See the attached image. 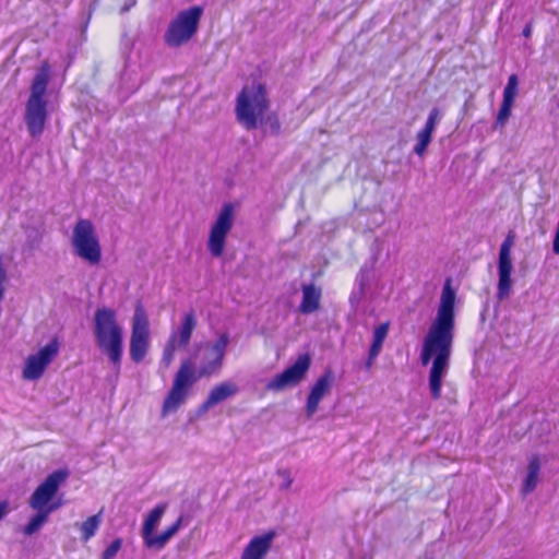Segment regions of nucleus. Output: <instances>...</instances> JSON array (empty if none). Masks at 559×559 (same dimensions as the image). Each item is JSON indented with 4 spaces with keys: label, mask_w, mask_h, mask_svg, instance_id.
<instances>
[{
    "label": "nucleus",
    "mask_w": 559,
    "mask_h": 559,
    "mask_svg": "<svg viewBox=\"0 0 559 559\" xmlns=\"http://www.w3.org/2000/svg\"><path fill=\"white\" fill-rule=\"evenodd\" d=\"M151 343L150 321L142 301L138 300L131 323L129 353L134 364L144 360Z\"/></svg>",
    "instance_id": "obj_7"
},
{
    "label": "nucleus",
    "mask_w": 559,
    "mask_h": 559,
    "mask_svg": "<svg viewBox=\"0 0 559 559\" xmlns=\"http://www.w3.org/2000/svg\"><path fill=\"white\" fill-rule=\"evenodd\" d=\"M486 311H487V306L485 307V309L483 310V312L480 313V320L481 321H485L486 320Z\"/></svg>",
    "instance_id": "obj_44"
},
{
    "label": "nucleus",
    "mask_w": 559,
    "mask_h": 559,
    "mask_svg": "<svg viewBox=\"0 0 559 559\" xmlns=\"http://www.w3.org/2000/svg\"><path fill=\"white\" fill-rule=\"evenodd\" d=\"M197 326V316L194 310H190L187 312L181 321V325L178 330L173 331L171 333H177V344L178 348H185L188 346L191 340V335Z\"/></svg>",
    "instance_id": "obj_20"
},
{
    "label": "nucleus",
    "mask_w": 559,
    "mask_h": 559,
    "mask_svg": "<svg viewBox=\"0 0 559 559\" xmlns=\"http://www.w3.org/2000/svg\"><path fill=\"white\" fill-rule=\"evenodd\" d=\"M213 406H215V405L211 402V400L209 397H206V400L198 407L195 415L198 417H200L203 414H205Z\"/></svg>",
    "instance_id": "obj_38"
},
{
    "label": "nucleus",
    "mask_w": 559,
    "mask_h": 559,
    "mask_svg": "<svg viewBox=\"0 0 559 559\" xmlns=\"http://www.w3.org/2000/svg\"><path fill=\"white\" fill-rule=\"evenodd\" d=\"M26 233V245L31 249L39 248L41 243L43 236L37 227L26 226L24 227Z\"/></svg>",
    "instance_id": "obj_32"
},
{
    "label": "nucleus",
    "mask_w": 559,
    "mask_h": 559,
    "mask_svg": "<svg viewBox=\"0 0 559 559\" xmlns=\"http://www.w3.org/2000/svg\"><path fill=\"white\" fill-rule=\"evenodd\" d=\"M431 140L432 134L421 129L417 133V143L415 144L413 152L418 156H423L426 153L427 147L431 143Z\"/></svg>",
    "instance_id": "obj_31"
},
{
    "label": "nucleus",
    "mask_w": 559,
    "mask_h": 559,
    "mask_svg": "<svg viewBox=\"0 0 559 559\" xmlns=\"http://www.w3.org/2000/svg\"><path fill=\"white\" fill-rule=\"evenodd\" d=\"M365 293H366L365 290H362L361 288H357V286H356L349 296L350 305L353 307L358 306L360 304V301L362 300Z\"/></svg>",
    "instance_id": "obj_36"
},
{
    "label": "nucleus",
    "mask_w": 559,
    "mask_h": 559,
    "mask_svg": "<svg viewBox=\"0 0 559 559\" xmlns=\"http://www.w3.org/2000/svg\"><path fill=\"white\" fill-rule=\"evenodd\" d=\"M452 280L448 277L444 282L440 305L438 307L437 317L432 322L431 326L438 330L444 331L450 334H454L455 326V312L454 305L456 293L451 286Z\"/></svg>",
    "instance_id": "obj_12"
},
{
    "label": "nucleus",
    "mask_w": 559,
    "mask_h": 559,
    "mask_svg": "<svg viewBox=\"0 0 559 559\" xmlns=\"http://www.w3.org/2000/svg\"><path fill=\"white\" fill-rule=\"evenodd\" d=\"M335 374L331 368H326L310 388L306 402V416L311 418L318 411L320 401L331 391Z\"/></svg>",
    "instance_id": "obj_16"
},
{
    "label": "nucleus",
    "mask_w": 559,
    "mask_h": 559,
    "mask_svg": "<svg viewBox=\"0 0 559 559\" xmlns=\"http://www.w3.org/2000/svg\"><path fill=\"white\" fill-rule=\"evenodd\" d=\"M377 260H378L377 254H373L371 258V263L370 264L365 263L360 267L358 274L356 275V280H355V284H356L357 288H361L362 290L366 292V288L370 281V274L373 271Z\"/></svg>",
    "instance_id": "obj_27"
},
{
    "label": "nucleus",
    "mask_w": 559,
    "mask_h": 559,
    "mask_svg": "<svg viewBox=\"0 0 559 559\" xmlns=\"http://www.w3.org/2000/svg\"><path fill=\"white\" fill-rule=\"evenodd\" d=\"M229 343V335L227 333H223L213 343L207 344V350L212 352V354L217 355L216 361L219 362V359H224L226 354V347Z\"/></svg>",
    "instance_id": "obj_29"
},
{
    "label": "nucleus",
    "mask_w": 559,
    "mask_h": 559,
    "mask_svg": "<svg viewBox=\"0 0 559 559\" xmlns=\"http://www.w3.org/2000/svg\"><path fill=\"white\" fill-rule=\"evenodd\" d=\"M513 104V102L502 99L496 120L492 124L493 130L504 129L506 124L508 123L511 117Z\"/></svg>",
    "instance_id": "obj_26"
},
{
    "label": "nucleus",
    "mask_w": 559,
    "mask_h": 559,
    "mask_svg": "<svg viewBox=\"0 0 559 559\" xmlns=\"http://www.w3.org/2000/svg\"><path fill=\"white\" fill-rule=\"evenodd\" d=\"M72 246L74 253L91 265H95L100 262L102 247L95 226L90 219H78L73 227Z\"/></svg>",
    "instance_id": "obj_6"
},
{
    "label": "nucleus",
    "mask_w": 559,
    "mask_h": 559,
    "mask_svg": "<svg viewBox=\"0 0 559 559\" xmlns=\"http://www.w3.org/2000/svg\"><path fill=\"white\" fill-rule=\"evenodd\" d=\"M302 299L299 305V312L302 314H310L317 311L320 307L322 296L321 288L317 287L313 283L304 284L301 287Z\"/></svg>",
    "instance_id": "obj_18"
},
{
    "label": "nucleus",
    "mask_w": 559,
    "mask_h": 559,
    "mask_svg": "<svg viewBox=\"0 0 559 559\" xmlns=\"http://www.w3.org/2000/svg\"><path fill=\"white\" fill-rule=\"evenodd\" d=\"M389 328H390V322L389 321L379 324L373 330L372 343H377V344L383 345V343H384V341H385V338L388 336V333H389Z\"/></svg>",
    "instance_id": "obj_34"
},
{
    "label": "nucleus",
    "mask_w": 559,
    "mask_h": 559,
    "mask_svg": "<svg viewBox=\"0 0 559 559\" xmlns=\"http://www.w3.org/2000/svg\"><path fill=\"white\" fill-rule=\"evenodd\" d=\"M203 14V8L200 5L190 7L180 11L169 23L164 40L169 47H180L189 41L198 32L199 24Z\"/></svg>",
    "instance_id": "obj_5"
},
{
    "label": "nucleus",
    "mask_w": 559,
    "mask_h": 559,
    "mask_svg": "<svg viewBox=\"0 0 559 559\" xmlns=\"http://www.w3.org/2000/svg\"><path fill=\"white\" fill-rule=\"evenodd\" d=\"M513 242L514 234L513 231H509L499 249L497 285V298L499 301L508 298L512 290L513 281L511 274L513 271V264L511 259V248Z\"/></svg>",
    "instance_id": "obj_11"
},
{
    "label": "nucleus",
    "mask_w": 559,
    "mask_h": 559,
    "mask_svg": "<svg viewBox=\"0 0 559 559\" xmlns=\"http://www.w3.org/2000/svg\"><path fill=\"white\" fill-rule=\"evenodd\" d=\"M100 523H102V513L100 512L87 518L80 525L81 539L84 542L90 540L96 534Z\"/></svg>",
    "instance_id": "obj_25"
},
{
    "label": "nucleus",
    "mask_w": 559,
    "mask_h": 559,
    "mask_svg": "<svg viewBox=\"0 0 559 559\" xmlns=\"http://www.w3.org/2000/svg\"><path fill=\"white\" fill-rule=\"evenodd\" d=\"M183 524V516H179L175 523L167 527L160 534H153L152 537L144 544L148 549L160 550L167 543L178 533L179 528Z\"/></svg>",
    "instance_id": "obj_19"
},
{
    "label": "nucleus",
    "mask_w": 559,
    "mask_h": 559,
    "mask_svg": "<svg viewBox=\"0 0 559 559\" xmlns=\"http://www.w3.org/2000/svg\"><path fill=\"white\" fill-rule=\"evenodd\" d=\"M193 370V364L188 358L181 362L179 370L176 372L173 386L164 399L162 406V416L165 417L171 412H176L188 396L189 389L198 380Z\"/></svg>",
    "instance_id": "obj_8"
},
{
    "label": "nucleus",
    "mask_w": 559,
    "mask_h": 559,
    "mask_svg": "<svg viewBox=\"0 0 559 559\" xmlns=\"http://www.w3.org/2000/svg\"><path fill=\"white\" fill-rule=\"evenodd\" d=\"M136 3L135 0H127V2L121 7L120 13L124 14L127 13L132 7H134Z\"/></svg>",
    "instance_id": "obj_41"
},
{
    "label": "nucleus",
    "mask_w": 559,
    "mask_h": 559,
    "mask_svg": "<svg viewBox=\"0 0 559 559\" xmlns=\"http://www.w3.org/2000/svg\"><path fill=\"white\" fill-rule=\"evenodd\" d=\"M235 206L233 203H224L215 222L211 226L207 249L215 258L224 253L226 238L233 228Z\"/></svg>",
    "instance_id": "obj_9"
},
{
    "label": "nucleus",
    "mask_w": 559,
    "mask_h": 559,
    "mask_svg": "<svg viewBox=\"0 0 559 559\" xmlns=\"http://www.w3.org/2000/svg\"><path fill=\"white\" fill-rule=\"evenodd\" d=\"M10 512V503L8 500L0 501V521L3 520Z\"/></svg>",
    "instance_id": "obj_39"
},
{
    "label": "nucleus",
    "mask_w": 559,
    "mask_h": 559,
    "mask_svg": "<svg viewBox=\"0 0 559 559\" xmlns=\"http://www.w3.org/2000/svg\"><path fill=\"white\" fill-rule=\"evenodd\" d=\"M239 392V388L233 381H224L215 385L209 393L207 397L214 405H217Z\"/></svg>",
    "instance_id": "obj_22"
},
{
    "label": "nucleus",
    "mask_w": 559,
    "mask_h": 559,
    "mask_svg": "<svg viewBox=\"0 0 559 559\" xmlns=\"http://www.w3.org/2000/svg\"><path fill=\"white\" fill-rule=\"evenodd\" d=\"M93 334L100 352L119 372L123 354V329L118 323L117 313L112 308L102 307L95 311Z\"/></svg>",
    "instance_id": "obj_3"
},
{
    "label": "nucleus",
    "mask_w": 559,
    "mask_h": 559,
    "mask_svg": "<svg viewBox=\"0 0 559 559\" xmlns=\"http://www.w3.org/2000/svg\"><path fill=\"white\" fill-rule=\"evenodd\" d=\"M531 34H532V22H528V23L524 26V28H523V31H522V35H523L524 37L528 38V37L531 36Z\"/></svg>",
    "instance_id": "obj_42"
},
{
    "label": "nucleus",
    "mask_w": 559,
    "mask_h": 559,
    "mask_svg": "<svg viewBox=\"0 0 559 559\" xmlns=\"http://www.w3.org/2000/svg\"><path fill=\"white\" fill-rule=\"evenodd\" d=\"M519 92V76L518 74L513 73L508 78L507 85L503 90L502 99L513 102L515 100V97Z\"/></svg>",
    "instance_id": "obj_30"
},
{
    "label": "nucleus",
    "mask_w": 559,
    "mask_h": 559,
    "mask_svg": "<svg viewBox=\"0 0 559 559\" xmlns=\"http://www.w3.org/2000/svg\"><path fill=\"white\" fill-rule=\"evenodd\" d=\"M165 510H166V504H157L146 515V518L143 522V525H142V531H141L144 544L154 534L163 514L165 513Z\"/></svg>",
    "instance_id": "obj_21"
},
{
    "label": "nucleus",
    "mask_w": 559,
    "mask_h": 559,
    "mask_svg": "<svg viewBox=\"0 0 559 559\" xmlns=\"http://www.w3.org/2000/svg\"><path fill=\"white\" fill-rule=\"evenodd\" d=\"M59 343L55 337L44 347H41L36 354L29 355L25 360L23 368V378L25 380H37L39 379L47 366L51 362L53 357L58 354Z\"/></svg>",
    "instance_id": "obj_13"
},
{
    "label": "nucleus",
    "mask_w": 559,
    "mask_h": 559,
    "mask_svg": "<svg viewBox=\"0 0 559 559\" xmlns=\"http://www.w3.org/2000/svg\"><path fill=\"white\" fill-rule=\"evenodd\" d=\"M71 472L68 467H62L59 469L53 471L50 473L37 487L36 489H41L45 486H48L49 488V495L51 496L48 501L46 502V506L44 510L50 515L52 512L60 509L63 504V495H60L57 497L58 491L62 485L66 484L68 478L70 477Z\"/></svg>",
    "instance_id": "obj_15"
},
{
    "label": "nucleus",
    "mask_w": 559,
    "mask_h": 559,
    "mask_svg": "<svg viewBox=\"0 0 559 559\" xmlns=\"http://www.w3.org/2000/svg\"><path fill=\"white\" fill-rule=\"evenodd\" d=\"M217 355L212 354V352L207 350L205 347L202 362L198 369L199 378L211 377L219 372L223 367L224 359H219V362L216 361Z\"/></svg>",
    "instance_id": "obj_24"
},
{
    "label": "nucleus",
    "mask_w": 559,
    "mask_h": 559,
    "mask_svg": "<svg viewBox=\"0 0 559 559\" xmlns=\"http://www.w3.org/2000/svg\"><path fill=\"white\" fill-rule=\"evenodd\" d=\"M540 471V460L538 455H533L527 465V473L523 480L522 492L524 495L531 493L535 490L538 483V475Z\"/></svg>",
    "instance_id": "obj_23"
},
{
    "label": "nucleus",
    "mask_w": 559,
    "mask_h": 559,
    "mask_svg": "<svg viewBox=\"0 0 559 559\" xmlns=\"http://www.w3.org/2000/svg\"><path fill=\"white\" fill-rule=\"evenodd\" d=\"M177 348H178L177 333H170V335L165 344V347L163 349V355H162V359H160L162 366H164L165 368H168L171 365L174 357H175V352Z\"/></svg>",
    "instance_id": "obj_28"
},
{
    "label": "nucleus",
    "mask_w": 559,
    "mask_h": 559,
    "mask_svg": "<svg viewBox=\"0 0 559 559\" xmlns=\"http://www.w3.org/2000/svg\"><path fill=\"white\" fill-rule=\"evenodd\" d=\"M269 106L267 91L263 83L245 86L237 96V120L248 131L255 130L261 126L265 133L277 136L281 133V122L274 112L264 116Z\"/></svg>",
    "instance_id": "obj_1"
},
{
    "label": "nucleus",
    "mask_w": 559,
    "mask_h": 559,
    "mask_svg": "<svg viewBox=\"0 0 559 559\" xmlns=\"http://www.w3.org/2000/svg\"><path fill=\"white\" fill-rule=\"evenodd\" d=\"M453 337L454 334L430 326L424 338L420 361L421 365L427 366L432 359L428 383L433 400H438L441 396L442 380L449 369Z\"/></svg>",
    "instance_id": "obj_2"
},
{
    "label": "nucleus",
    "mask_w": 559,
    "mask_h": 559,
    "mask_svg": "<svg viewBox=\"0 0 559 559\" xmlns=\"http://www.w3.org/2000/svg\"><path fill=\"white\" fill-rule=\"evenodd\" d=\"M382 346L381 344H377V343H372L371 342V345L369 347V350H368V355H370L371 357H378L381 349H382Z\"/></svg>",
    "instance_id": "obj_40"
},
{
    "label": "nucleus",
    "mask_w": 559,
    "mask_h": 559,
    "mask_svg": "<svg viewBox=\"0 0 559 559\" xmlns=\"http://www.w3.org/2000/svg\"><path fill=\"white\" fill-rule=\"evenodd\" d=\"M48 488L45 486L41 489H35L28 500L29 507L36 510V513L23 527V533L27 536L37 533L49 519V514L44 510L46 502L51 497Z\"/></svg>",
    "instance_id": "obj_14"
},
{
    "label": "nucleus",
    "mask_w": 559,
    "mask_h": 559,
    "mask_svg": "<svg viewBox=\"0 0 559 559\" xmlns=\"http://www.w3.org/2000/svg\"><path fill=\"white\" fill-rule=\"evenodd\" d=\"M122 546V539L121 538H115L107 548L103 551L100 559H115L118 551L120 550Z\"/></svg>",
    "instance_id": "obj_35"
},
{
    "label": "nucleus",
    "mask_w": 559,
    "mask_h": 559,
    "mask_svg": "<svg viewBox=\"0 0 559 559\" xmlns=\"http://www.w3.org/2000/svg\"><path fill=\"white\" fill-rule=\"evenodd\" d=\"M276 536L274 531L254 536L245 547L241 559H263Z\"/></svg>",
    "instance_id": "obj_17"
},
{
    "label": "nucleus",
    "mask_w": 559,
    "mask_h": 559,
    "mask_svg": "<svg viewBox=\"0 0 559 559\" xmlns=\"http://www.w3.org/2000/svg\"><path fill=\"white\" fill-rule=\"evenodd\" d=\"M376 359H377L376 357H371L370 355H368V357L365 361V369L370 370L371 367L373 366Z\"/></svg>",
    "instance_id": "obj_43"
},
{
    "label": "nucleus",
    "mask_w": 559,
    "mask_h": 559,
    "mask_svg": "<svg viewBox=\"0 0 559 559\" xmlns=\"http://www.w3.org/2000/svg\"><path fill=\"white\" fill-rule=\"evenodd\" d=\"M311 366V356L309 353L300 355L297 360L285 368L282 372L275 374L265 385L266 390L280 392L287 388L299 384L307 376Z\"/></svg>",
    "instance_id": "obj_10"
},
{
    "label": "nucleus",
    "mask_w": 559,
    "mask_h": 559,
    "mask_svg": "<svg viewBox=\"0 0 559 559\" xmlns=\"http://www.w3.org/2000/svg\"><path fill=\"white\" fill-rule=\"evenodd\" d=\"M277 473L284 479V483L281 485V489H288L293 483L290 473L287 469H280Z\"/></svg>",
    "instance_id": "obj_37"
},
{
    "label": "nucleus",
    "mask_w": 559,
    "mask_h": 559,
    "mask_svg": "<svg viewBox=\"0 0 559 559\" xmlns=\"http://www.w3.org/2000/svg\"><path fill=\"white\" fill-rule=\"evenodd\" d=\"M441 110L438 107H433L428 115L427 121L423 130L432 134L439 120L441 119Z\"/></svg>",
    "instance_id": "obj_33"
},
{
    "label": "nucleus",
    "mask_w": 559,
    "mask_h": 559,
    "mask_svg": "<svg viewBox=\"0 0 559 559\" xmlns=\"http://www.w3.org/2000/svg\"><path fill=\"white\" fill-rule=\"evenodd\" d=\"M49 67L43 64L36 72L31 84V93L25 104L24 123L29 136L38 140L48 120V100L45 98L49 83Z\"/></svg>",
    "instance_id": "obj_4"
}]
</instances>
